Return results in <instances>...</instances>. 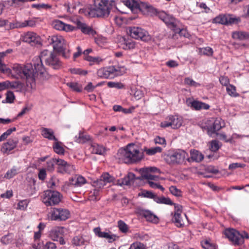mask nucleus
Wrapping results in <instances>:
<instances>
[{
    "label": "nucleus",
    "mask_w": 249,
    "mask_h": 249,
    "mask_svg": "<svg viewBox=\"0 0 249 249\" xmlns=\"http://www.w3.org/2000/svg\"><path fill=\"white\" fill-rule=\"evenodd\" d=\"M33 61L34 68L31 63H27L25 65H16L13 69L17 76L25 79L27 86L31 89L35 87L36 79L43 81L50 77L42 64L43 61L54 70H59L62 67L57 55L47 50L42 51L39 57L35 58Z\"/></svg>",
    "instance_id": "1"
},
{
    "label": "nucleus",
    "mask_w": 249,
    "mask_h": 249,
    "mask_svg": "<svg viewBox=\"0 0 249 249\" xmlns=\"http://www.w3.org/2000/svg\"><path fill=\"white\" fill-rule=\"evenodd\" d=\"M116 156L120 162L130 164L140 161L143 158V153L136 145L130 143L125 148H120Z\"/></svg>",
    "instance_id": "2"
},
{
    "label": "nucleus",
    "mask_w": 249,
    "mask_h": 249,
    "mask_svg": "<svg viewBox=\"0 0 249 249\" xmlns=\"http://www.w3.org/2000/svg\"><path fill=\"white\" fill-rule=\"evenodd\" d=\"M113 6H116L114 0H94V6L89 10L88 14L92 17H107Z\"/></svg>",
    "instance_id": "3"
},
{
    "label": "nucleus",
    "mask_w": 249,
    "mask_h": 249,
    "mask_svg": "<svg viewBox=\"0 0 249 249\" xmlns=\"http://www.w3.org/2000/svg\"><path fill=\"white\" fill-rule=\"evenodd\" d=\"M120 2L129 8L132 12L153 13L155 9L150 5L139 0H120Z\"/></svg>",
    "instance_id": "4"
},
{
    "label": "nucleus",
    "mask_w": 249,
    "mask_h": 249,
    "mask_svg": "<svg viewBox=\"0 0 249 249\" xmlns=\"http://www.w3.org/2000/svg\"><path fill=\"white\" fill-rule=\"evenodd\" d=\"M163 158L166 162L170 164H181L186 159L190 161L188 154L185 151L180 149L165 154Z\"/></svg>",
    "instance_id": "5"
},
{
    "label": "nucleus",
    "mask_w": 249,
    "mask_h": 249,
    "mask_svg": "<svg viewBox=\"0 0 249 249\" xmlns=\"http://www.w3.org/2000/svg\"><path fill=\"white\" fill-rule=\"evenodd\" d=\"M124 72V67L111 66L98 70L97 74L101 78L113 79L115 77L123 75Z\"/></svg>",
    "instance_id": "6"
},
{
    "label": "nucleus",
    "mask_w": 249,
    "mask_h": 249,
    "mask_svg": "<svg viewBox=\"0 0 249 249\" xmlns=\"http://www.w3.org/2000/svg\"><path fill=\"white\" fill-rule=\"evenodd\" d=\"M62 198V195L59 192L47 190L43 192L42 200L46 206H52L58 204Z\"/></svg>",
    "instance_id": "7"
},
{
    "label": "nucleus",
    "mask_w": 249,
    "mask_h": 249,
    "mask_svg": "<svg viewBox=\"0 0 249 249\" xmlns=\"http://www.w3.org/2000/svg\"><path fill=\"white\" fill-rule=\"evenodd\" d=\"M128 33L132 37L137 39H140L143 41H148L151 39L148 33L140 27H129Z\"/></svg>",
    "instance_id": "8"
},
{
    "label": "nucleus",
    "mask_w": 249,
    "mask_h": 249,
    "mask_svg": "<svg viewBox=\"0 0 249 249\" xmlns=\"http://www.w3.org/2000/svg\"><path fill=\"white\" fill-rule=\"evenodd\" d=\"M50 219L54 221H65L70 217L68 210L61 208H53L50 212Z\"/></svg>",
    "instance_id": "9"
},
{
    "label": "nucleus",
    "mask_w": 249,
    "mask_h": 249,
    "mask_svg": "<svg viewBox=\"0 0 249 249\" xmlns=\"http://www.w3.org/2000/svg\"><path fill=\"white\" fill-rule=\"evenodd\" d=\"M182 124V120L177 115H170L166 118V120L160 123L162 127L171 126L173 129L179 128Z\"/></svg>",
    "instance_id": "10"
},
{
    "label": "nucleus",
    "mask_w": 249,
    "mask_h": 249,
    "mask_svg": "<svg viewBox=\"0 0 249 249\" xmlns=\"http://www.w3.org/2000/svg\"><path fill=\"white\" fill-rule=\"evenodd\" d=\"M56 162L57 172L59 174H70L75 170L73 165L67 162L64 160L58 158Z\"/></svg>",
    "instance_id": "11"
},
{
    "label": "nucleus",
    "mask_w": 249,
    "mask_h": 249,
    "mask_svg": "<svg viewBox=\"0 0 249 249\" xmlns=\"http://www.w3.org/2000/svg\"><path fill=\"white\" fill-rule=\"evenodd\" d=\"M167 18L168 17L166 16L163 20L166 24L170 26V28L174 32L175 34L173 35L172 38H174L177 34H178L179 36L184 37H188L189 36V34L186 29H180L177 27L176 25L174 22V18H171L169 21H167Z\"/></svg>",
    "instance_id": "12"
},
{
    "label": "nucleus",
    "mask_w": 249,
    "mask_h": 249,
    "mask_svg": "<svg viewBox=\"0 0 249 249\" xmlns=\"http://www.w3.org/2000/svg\"><path fill=\"white\" fill-rule=\"evenodd\" d=\"M21 39L23 41L31 44L32 46L41 44L40 36L36 33L32 32H28L23 34L21 36Z\"/></svg>",
    "instance_id": "13"
},
{
    "label": "nucleus",
    "mask_w": 249,
    "mask_h": 249,
    "mask_svg": "<svg viewBox=\"0 0 249 249\" xmlns=\"http://www.w3.org/2000/svg\"><path fill=\"white\" fill-rule=\"evenodd\" d=\"M64 228L62 227H56L52 229L50 232V236L52 240L59 242L60 245H64L65 241L63 237Z\"/></svg>",
    "instance_id": "14"
},
{
    "label": "nucleus",
    "mask_w": 249,
    "mask_h": 249,
    "mask_svg": "<svg viewBox=\"0 0 249 249\" xmlns=\"http://www.w3.org/2000/svg\"><path fill=\"white\" fill-rule=\"evenodd\" d=\"M50 44L53 45V50L56 52H63L65 48V39L62 36H53L48 38Z\"/></svg>",
    "instance_id": "15"
},
{
    "label": "nucleus",
    "mask_w": 249,
    "mask_h": 249,
    "mask_svg": "<svg viewBox=\"0 0 249 249\" xmlns=\"http://www.w3.org/2000/svg\"><path fill=\"white\" fill-rule=\"evenodd\" d=\"M137 213L145 218L147 221L155 223H158L159 221L158 217L149 210L138 208L137 209Z\"/></svg>",
    "instance_id": "16"
},
{
    "label": "nucleus",
    "mask_w": 249,
    "mask_h": 249,
    "mask_svg": "<svg viewBox=\"0 0 249 249\" xmlns=\"http://www.w3.org/2000/svg\"><path fill=\"white\" fill-rule=\"evenodd\" d=\"M18 142V140L16 137L9 139L6 142L3 144L1 151L3 153L9 154L11 150L16 147Z\"/></svg>",
    "instance_id": "17"
},
{
    "label": "nucleus",
    "mask_w": 249,
    "mask_h": 249,
    "mask_svg": "<svg viewBox=\"0 0 249 249\" xmlns=\"http://www.w3.org/2000/svg\"><path fill=\"white\" fill-rule=\"evenodd\" d=\"M86 183V179L82 176L75 175L70 178L68 184L69 186L72 185L74 187H81Z\"/></svg>",
    "instance_id": "18"
},
{
    "label": "nucleus",
    "mask_w": 249,
    "mask_h": 249,
    "mask_svg": "<svg viewBox=\"0 0 249 249\" xmlns=\"http://www.w3.org/2000/svg\"><path fill=\"white\" fill-rule=\"evenodd\" d=\"M53 28L57 30L65 31L66 32L71 31L74 29V27L69 24H66L59 20H55L52 23Z\"/></svg>",
    "instance_id": "19"
},
{
    "label": "nucleus",
    "mask_w": 249,
    "mask_h": 249,
    "mask_svg": "<svg viewBox=\"0 0 249 249\" xmlns=\"http://www.w3.org/2000/svg\"><path fill=\"white\" fill-rule=\"evenodd\" d=\"M225 236L235 245H239L236 239H238L239 232L233 229H227L225 231Z\"/></svg>",
    "instance_id": "20"
},
{
    "label": "nucleus",
    "mask_w": 249,
    "mask_h": 249,
    "mask_svg": "<svg viewBox=\"0 0 249 249\" xmlns=\"http://www.w3.org/2000/svg\"><path fill=\"white\" fill-rule=\"evenodd\" d=\"M4 27L5 30H9L14 28H20L25 27L24 22H16L15 23L9 22L7 20H1V27Z\"/></svg>",
    "instance_id": "21"
},
{
    "label": "nucleus",
    "mask_w": 249,
    "mask_h": 249,
    "mask_svg": "<svg viewBox=\"0 0 249 249\" xmlns=\"http://www.w3.org/2000/svg\"><path fill=\"white\" fill-rule=\"evenodd\" d=\"M77 27L81 32L86 35L94 36L96 32L90 26H88L86 23L78 21L76 23Z\"/></svg>",
    "instance_id": "22"
},
{
    "label": "nucleus",
    "mask_w": 249,
    "mask_h": 249,
    "mask_svg": "<svg viewBox=\"0 0 249 249\" xmlns=\"http://www.w3.org/2000/svg\"><path fill=\"white\" fill-rule=\"evenodd\" d=\"M190 155L191 156L189 158L190 161L192 160L199 162L201 161L204 159L203 154L198 150L195 149H191L190 150Z\"/></svg>",
    "instance_id": "23"
},
{
    "label": "nucleus",
    "mask_w": 249,
    "mask_h": 249,
    "mask_svg": "<svg viewBox=\"0 0 249 249\" xmlns=\"http://www.w3.org/2000/svg\"><path fill=\"white\" fill-rule=\"evenodd\" d=\"M42 135L49 140H53L57 141V139L54 135L53 131L50 128H42L41 129Z\"/></svg>",
    "instance_id": "24"
},
{
    "label": "nucleus",
    "mask_w": 249,
    "mask_h": 249,
    "mask_svg": "<svg viewBox=\"0 0 249 249\" xmlns=\"http://www.w3.org/2000/svg\"><path fill=\"white\" fill-rule=\"evenodd\" d=\"M105 148L102 145H99L96 143L92 144L89 148L91 153L101 155L104 154L105 152Z\"/></svg>",
    "instance_id": "25"
},
{
    "label": "nucleus",
    "mask_w": 249,
    "mask_h": 249,
    "mask_svg": "<svg viewBox=\"0 0 249 249\" xmlns=\"http://www.w3.org/2000/svg\"><path fill=\"white\" fill-rule=\"evenodd\" d=\"M18 64H16L13 67V72H12V71L11 69L8 67L6 65L4 64H3L1 62V73H3L4 74H5L6 75L9 76L10 74H11L13 77H15L16 78L18 79L20 78L23 80H26L25 79L21 78L20 77H18L17 76L16 73L14 71V67L16 65H18Z\"/></svg>",
    "instance_id": "26"
},
{
    "label": "nucleus",
    "mask_w": 249,
    "mask_h": 249,
    "mask_svg": "<svg viewBox=\"0 0 249 249\" xmlns=\"http://www.w3.org/2000/svg\"><path fill=\"white\" fill-rule=\"evenodd\" d=\"M135 179V174L133 173H129L127 176L124 177L123 178L119 180V184L121 185H131L132 182H133Z\"/></svg>",
    "instance_id": "27"
},
{
    "label": "nucleus",
    "mask_w": 249,
    "mask_h": 249,
    "mask_svg": "<svg viewBox=\"0 0 249 249\" xmlns=\"http://www.w3.org/2000/svg\"><path fill=\"white\" fill-rule=\"evenodd\" d=\"M191 107L194 108L195 110H200L202 109H208L210 107V106L207 104L194 101L190 103Z\"/></svg>",
    "instance_id": "28"
},
{
    "label": "nucleus",
    "mask_w": 249,
    "mask_h": 249,
    "mask_svg": "<svg viewBox=\"0 0 249 249\" xmlns=\"http://www.w3.org/2000/svg\"><path fill=\"white\" fill-rule=\"evenodd\" d=\"M120 47L124 50L133 49L135 47V43L131 39L125 40L124 38V41L121 43Z\"/></svg>",
    "instance_id": "29"
},
{
    "label": "nucleus",
    "mask_w": 249,
    "mask_h": 249,
    "mask_svg": "<svg viewBox=\"0 0 249 249\" xmlns=\"http://www.w3.org/2000/svg\"><path fill=\"white\" fill-rule=\"evenodd\" d=\"M232 37L241 40L249 39V34L246 32H235L232 34Z\"/></svg>",
    "instance_id": "30"
},
{
    "label": "nucleus",
    "mask_w": 249,
    "mask_h": 249,
    "mask_svg": "<svg viewBox=\"0 0 249 249\" xmlns=\"http://www.w3.org/2000/svg\"><path fill=\"white\" fill-rule=\"evenodd\" d=\"M155 201L159 204H164L169 205H173L174 204V203L169 198L165 197L164 196L159 197L157 196L155 198Z\"/></svg>",
    "instance_id": "31"
},
{
    "label": "nucleus",
    "mask_w": 249,
    "mask_h": 249,
    "mask_svg": "<svg viewBox=\"0 0 249 249\" xmlns=\"http://www.w3.org/2000/svg\"><path fill=\"white\" fill-rule=\"evenodd\" d=\"M213 23L221 24H228L227 15H220L213 19Z\"/></svg>",
    "instance_id": "32"
},
{
    "label": "nucleus",
    "mask_w": 249,
    "mask_h": 249,
    "mask_svg": "<svg viewBox=\"0 0 249 249\" xmlns=\"http://www.w3.org/2000/svg\"><path fill=\"white\" fill-rule=\"evenodd\" d=\"M19 168L16 166H13L10 170H8L4 175V178L7 179H10L13 178L19 172Z\"/></svg>",
    "instance_id": "33"
},
{
    "label": "nucleus",
    "mask_w": 249,
    "mask_h": 249,
    "mask_svg": "<svg viewBox=\"0 0 249 249\" xmlns=\"http://www.w3.org/2000/svg\"><path fill=\"white\" fill-rule=\"evenodd\" d=\"M57 158H52L46 162V169L48 171L52 172L54 170V165H56Z\"/></svg>",
    "instance_id": "34"
},
{
    "label": "nucleus",
    "mask_w": 249,
    "mask_h": 249,
    "mask_svg": "<svg viewBox=\"0 0 249 249\" xmlns=\"http://www.w3.org/2000/svg\"><path fill=\"white\" fill-rule=\"evenodd\" d=\"M222 127L220 120L217 119L214 121L212 126L209 129L208 131H211L212 133H214L219 130Z\"/></svg>",
    "instance_id": "35"
},
{
    "label": "nucleus",
    "mask_w": 249,
    "mask_h": 249,
    "mask_svg": "<svg viewBox=\"0 0 249 249\" xmlns=\"http://www.w3.org/2000/svg\"><path fill=\"white\" fill-rule=\"evenodd\" d=\"M62 143L55 141L53 145V149L55 153L58 154H64L65 150L61 145Z\"/></svg>",
    "instance_id": "36"
},
{
    "label": "nucleus",
    "mask_w": 249,
    "mask_h": 249,
    "mask_svg": "<svg viewBox=\"0 0 249 249\" xmlns=\"http://www.w3.org/2000/svg\"><path fill=\"white\" fill-rule=\"evenodd\" d=\"M162 151V148L160 147L157 146L155 147H152L150 148H145L144 151L145 152L146 154L149 156L154 155L157 153H160Z\"/></svg>",
    "instance_id": "37"
},
{
    "label": "nucleus",
    "mask_w": 249,
    "mask_h": 249,
    "mask_svg": "<svg viewBox=\"0 0 249 249\" xmlns=\"http://www.w3.org/2000/svg\"><path fill=\"white\" fill-rule=\"evenodd\" d=\"M227 93L232 97H237L239 94L236 92V88L232 85H229L226 88Z\"/></svg>",
    "instance_id": "38"
},
{
    "label": "nucleus",
    "mask_w": 249,
    "mask_h": 249,
    "mask_svg": "<svg viewBox=\"0 0 249 249\" xmlns=\"http://www.w3.org/2000/svg\"><path fill=\"white\" fill-rule=\"evenodd\" d=\"M201 246L205 249H216V246L208 240L201 242Z\"/></svg>",
    "instance_id": "39"
},
{
    "label": "nucleus",
    "mask_w": 249,
    "mask_h": 249,
    "mask_svg": "<svg viewBox=\"0 0 249 249\" xmlns=\"http://www.w3.org/2000/svg\"><path fill=\"white\" fill-rule=\"evenodd\" d=\"M199 53L203 55L210 56L213 55V52L212 48L206 47L200 48L199 49Z\"/></svg>",
    "instance_id": "40"
},
{
    "label": "nucleus",
    "mask_w": 249,
    "mask_h": 249,
    "mask_svg": "<svg viewBox=\"0 0 249 249\" xmlns=\"http://www.w3.org/2000/svg\"><path fill=\"white\" fill-rule=\"evenodd\" d=\"M238 239H236L237 240V242H238V244H242L244 243V239H249V235L248 233L246 232L245 231H241V232H239V235L238 236Z\"/></svg>",
    "instance_id": "41"
},
{
    "label": "nucleus",
    "mask_w": 249,
    "mask_h": 249,
    "mask_svg": "<svg viewBox=\"0 0 249 249\" xmlns=\"http://www.w3.org/2000/svg\"><path fill=\"white\" fill-rule=\"evenodd\" d=\"M72 243L76 246H82L84 244V240L81 236H76L72 239Z\"/></svg>",
    "instance_id": "42"
},
{
    "label": "nucleus",
    "mask_w": 249,
    "mask_h": 249,
    "mask_svg": "<svg viewBox=\"0 0 249 249\" xmlns=\"http://www.w3.org/2000/svg\"><path fill=\"white\" fill-rule=\"evenodd\" d=\"M6 97L5 100H3L2 102L3 103H12L13 102L15 99V96L13 92L10 91H8L6 94Z\"/></svg>",
    "instance_id": "43"
},
{
    "label": "nucleus",
    "mask_w": 249,
    "mask_h": 249,
    "mask_svg": "<svg viewBox=\"0 0 249 249\" xmlns=\"http://www.w3.org/2000/svg\"><path fill=\"white\" fill-rule=\"evenodd\" d=\"M101 177L106 184L107 183L112 182L114 179V178L107 173L103 174Z\"/></svg>",
    "instance_id": "44"
},
{
    "label": "nucleus",
    "mask_w": 249,
    "mask_h": 249,
    "mask_svg": "<svg viewBox=\"0 0 249 249\" xmlns=\"http://www.w3.org/2000/svg\"><path fill=\"white\" fill-rule=\"evenodd\" d=\"M84 59L89 62L96 64H99L102 61L99 57H92L89 55L86 56Z\"/></svg>",
    "instance_id": "45"
},
{
    "label": "nucleus",
    "mask_w": 249,
    "mask_h": 249,
    "mask_svg": "<svg viewBox=\"0 0 249 249\" xmlns=\"http://www.w3.org/2000/svg\"><path fill=\"white\" fill-rule=\"evenodd\" d=\"M118 227L120 231L123 233H126L128 230L127 225L122 220H119L118 222Z\"/></svg>",
    "instance_id": "46"
},
{
    "label": "nucleus",
    "mask_w": 249,
    "mask_h": 249,
    "mask_svg": "<svg viewBox=\"0 0 249 249\" xmlns=\"http://www.w3.org/2000/svg\"><path fill=\"white\" fill-rule=\"evenodd\" d=\"M141 196L144 197L149 198L153 199L155 200V198L157 197V195L153 193L151 191L143 190L142 192Z\"/></svg>",
    "instance_id": "47"
},
{
    "label": "nucleus",
    "mask_w": 249,
    "mask_h": 249,
    "mask_svg": "<svg viewBox=\"0 0 249 249\" xmlns=\"http://www.w3.org/2000/svg\"><path fill=\"white\" fill-rule=\"evenodd\" d=\"M94 231L96 235L101 238H107L109 234L108 232L101 231L99 227L94 228Z\"/></svg>",
    "instance_id": "48"
},
{
    "label": "nucleus",
    "mask_w": 249,
    "mask_h": 249,
    "mask_svg": "<svg viewBox=\"0 0 249 249\" xmlns=\"http://www.w3.org/2000/svg\"><path fill=\"white\" fill-rule=\"evenodd\" d=\"M170 193L174 196L179 197L181 196V191L175 186H171L169 188Z\"/></svg>",
    "instance_id": "49"
},
{
    "label": "nucleus",
    "mask_w": 249,
    "mask_h": 249,
    "mask_svg": "<svg viewBox=\"0 0 249 249\" xmlns=\"http://www.w3.org/2000/svg\"><path fill=\"white\" fill-rule=\"evenodd\" d=\"M23 84L19 81H17L12 82L11 88L16 89L17 91H21L23 88Z\"/></svg>",
    "instance_id": "50"
},
{
    "label": "nucleus",
    "mask_w": 249,
    "mask_h": 249,
    "mask_svg": "<svg viewBox=\"0 0 249 249\" xmlns=\"http://www.w3.org/2000/svg\"><path fill=\"white\" fill-rule=\"evenodd\" d=\"M184 83L186 85L194 87H197L200 86L199 83L196 82L189 77H186L185 78Z\"/></svg>",
    "instance_id": "51"
},
{
    "label": "nucleus",
    "mask_w": 249,
    "mask_h": 249,
    "mask_svg": "<svg viewBox=\"0 0 249 249\" xmlns=\"http://www.w3.org/2000/svg\"><path fill=\"white\" fill-rule=\"evenodd\" d=\"M32 8H35L38 10L41 9H50L52 7V6L50 4L45 3H38V4H33L32 5Z\"/></svg>",
    "instance_id": "52"
},
{
    "label": "nucleus",
    "mask_w": 249,
    "mask_h": 249,
    "mask_svg": "<svg viewBox=\"0 0 249 249\" xmlns=\"http://www.w3.org/2000/svg\"><path fill=\"white\" fill-rule=\"evenodd\" d=\"M172 220L178 227H182L184 225V223L180 215H178V216H174Z\"/></svg>",
    "instance_id": "53"
},
{
    "label": "nucleus",
    "mask_w": 249,
    "mask_h": 249,
    "mask_svg": "<svg viewBox=\"0 0 249 249\" xmlns=\"http://www.w3.org/2000/svg\"><path fill=\"white\" fill-rule=\"evenodd\" d=\"M70 71L72 74H79L82 75H85L87 74L88 72L86 71H84L79 68H71L70 69Z\"/></svg>",
    "instance_id": "54"
},
{
    "label": "nucleus",
    "mask_w": 249,
    "mask_h": 249,
    "mask_svg": "<svg viewBox=\"0 0 249 249\" xmlns=\"http://www.w3.org/2000/svg\"><path fill=\"white\" fill-rule=\"evenodd\" d=\"M129 249H146V246L141 242H135L131 245Z\"/></svg>",
    "instance_id": "55"
},
{
    "label": "nucleus",
    "mask_w": 249,
    "mask_h": 249,
    "mask_svg": "<svg viewBox=\"0 0 249 249\" xmlns=\"http://www.w3.org/2000/svg\"><path fill=\"white\" fill-rule=\"evenodd\" d=\"M107 86L109 88H115L117 89H121L124 87V85L120 82H108Z\"/></svg>",
    "instance_id": "56"
},
{
    "label": "nucleus",
    "mask_w": 249,
    "mask_h": 249,
    "mask_svg": "<svg viewBox=\"0 0 249 249\" xmlns=\"http://www.w3.org/2000/svg\"><path fill=\"white\" fill-rule=\"evenodd\" d=\"M67 85L75 91H77V92L81 91V88L79 86V85L77 83L68 82L67 83Z\"/></svg>",
    "instance_id": "57"
},
{
    "label": "nucleus",
    "mask_w": 249,
    "mask_h": 249,
    "mask_svg": "<svg viewBox=\"0 0 249 249\" xmlns=\"http://www.w3.org/2000/svg\"><path fill=\"white\" fill-rule=\"evenodd\" d=\"M106 185V183L104 182L103 179H102V178L101 177L99 179H98L93 182V185L97 189L102 188Z\"/></svg>",
    "instance_id": "58"
},
{
    "label": "nucleus",
    "mask_w": 249,
    "mask_h": 249,
    "mask_svg": "<svg viewBox=\"0 0 249 249\" xmlns=\"http://www.w3.org/2000/svg\"><path fill=\"white\" fill-rule=\"evenodd\" d=\"M16 130V128L15 127L8 129L5 132L1 135V141L6 139L8 136H9L13 132L15 131Z\"/></svg>",
    "instance_id": "59"
},
{
    "label": "nucleus",
    "mask_w": 249,
    "mask_h": 249,
    "mask_svg": "<svg viewBox=\"0 0 249 249\" xmlns=\"http://www.w3.org/2000/svg\"><path fill=\"white\" fill-rule=\"evenodd\" d=\"M220 148L219 142L217 140H213L211 143L210 149L212 151L216 152Z\"/></svg>",
    "instance_id": "60"
},
{
    "label": "nucleus",
    "mask_w": 249,
    "mask_h": 249,
    "mask_svg": "<svg viewBox=\"0 0 249 249\" xmlns=\"http://www.w3.org/2000/svg\"><path fill=\"white\" fill-rule=\"evenodd\" d=\"M90 137L89 135H84L83 133H79L78 138L77 139V141L78 142L84 143L86 142L89 140Z\"/></svg>",
    "instance_id": "61"
},
{
    "label": "nucleus",
    "mask_w": 249,
    "mask_h": 249,
    "mask_svg": "<svg viewBox=\"0 0 249 249\" xmlns=\"http://www.w3.org/2000/svg\"><path fill=\"white\" fill-rule=\"evenodd\" d=\"M12 235L11 234H9L3 236L1 239V242H2L4 244H7L12 242Z\"/></svg>",
    "instance_id": "62"
},
{
    "label": "nucleus",
    "mask_w": 249,
    "mask_h": 249,
    "mask_svg": "<svg viewBox=\"0 0 249 249\" xmlns=\"http://www.w3.org/2000/svg\"><path fill=\"white\" fill-rule=\"evenodd\" d=\"M131 93L134 94V97L137 100L141 99L143 96V93L140 89H131Z\"/></svg>",
    "instance_id": "63"
},
{
    "label": "nucleus",
    "mask_w": 249,
    "mask_h": 249,
    "mask_svg": "<svg viewBox=\"0 0 249 249\" xmlns=\"http://www.w3.org/2000/svg\"><path fill=\"white\" fill-rule=\"evenodd\" d=\"M56 248L55 244L51 242H47L42 247V249H56Z\"/></svg>",
    "instance_id": "64"
}]
</instances>
